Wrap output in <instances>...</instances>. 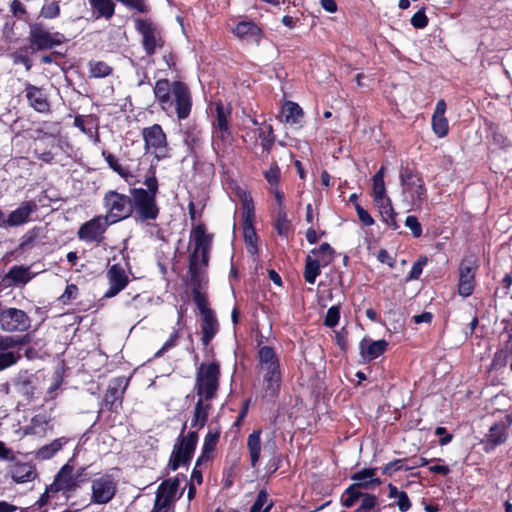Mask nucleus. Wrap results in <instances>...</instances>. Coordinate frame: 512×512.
Instances as JSON below:
<instances>
[{"instance_id":"1","label":"nucleus","mask_w":512,"mask_h":512,"mask_svg":"<svg viewBox=\"0 0 512 512\" xmlns=\"http://www.w3.org/2000/svg\"><path fill=\"white\" fill-rule=\"evenodd\" d=\"M153 92L156 102L167 116L176 115L179 120L189 117L192 109V97L185 83L160 79L155 82Z\"/></svg>"},{"instance_id":"2","label":"nucleus","mask_w":512,"mask_h":512,"mask_svg":"<svg viewBox=\"0 0 512 512\" xmlns=\"http://www.w3.org/2000/svg\"><path fill=\"white\" fill-rule=\"evenodd\" d=\"M257 360L265 395L275 397L279 393L282 378L279 358L272 347L261 346L257 352Z\"/></svg>"},{"instance_id":"3","label":"nucleus","mask_w":512,"mask_h":512,"mask_svg":"<svg viewBox=\"0 0 512 512\" xmlns=\"http://www.w3.org/2000/svg\"><path fill=\"white\" fill-rule=\"evenodd\" d=\"M147 187L132 189V201L136 212V217L142 221L154 220L157 218L159 209L156 204V194L158 192V181L156 177H147L144 181Z\"/></svg>"},{"instance_id":"4","label":"nucleus","mask_w":512,"mask_h":512,"mask_svg":"<svg viewBox=\"0 0 512 512\" xmlns=\"http://www.w3.org/2000/svg\"><path fill=\"white\" fill-rule=\"evenodd\" d=\"M194 250L190 255L189 271L191 280L200 283L202 280V269L208 265V253L210 249V237L201 227L193 231Z\"/></svg>"},{"instance_id":"5","label":"nucleus","mask_w":512,"mask_h":512,"mask_svg":"<svg viewBox=\"0 0 512 512\" xmlns=\"http://www.w3.org/2000/svg\"><path fill=\"white\" fill-rule=\"evenodd\" d=\"M400 183L402 202L410 209L420 208L427 197L423 179L412 170L405 169L400 173Z\"/></svg>"},{"instance_id":"6","label":"nucleus","mask_w":512,"mask_h":512,"mask_svg":"<svg viewBox=\"0 0 512 512\" xmlns=\"http://www.w3.org/2000/svg\"><path fill=\"white\" fill-rule=\"evenodd\" d=\"M220 369L215 362L202 363L196 374L195 389L198 399L211 400L216 396L219 387Z\"/></svg>"},{"instance_id":"7","label":"nucleus","mask_w":512,"mask_h":512,"mask_svg":"<svg viewBox=\"0 0 512 512\" xmlns=\"http://www.w3.org/2000/svg\"><path fill=\"white\" fill-rule=\"evenodd\" d=\"M134 27L141 36V44L147 56L163 48L165 40L161 28L150 19L135 18Z\"/></svg>"},{"instance_id":"8","label":"nucleus","mask_w":512,"mask_h":512,"mask_svg":"<svg viewBox=\"0 0 512 512\" xmlns=\"http://www.w3.org/2000/svg\"><path fill=\"white\" fill-rule=\"evenodd\" d=\"M105 217L113 224L128 218L134 211L132 198L116 191H108L103 198Z\"/></svg>"},{"instance_id":"9","label":"nucleus","mask_w":512,"mask_h":512,"mask_svg":"<svg viewBox=\"0 0 512 512\" xmlns=\"http://www.w3.org/2000/svg\"><path fill=\"white\" fill-rule=\"evenodd\" d=\"M197 442L198 434L194 431L187 435L180 434L170 455L168 469L176 471L180 467L187 466L194 454Z\"/></svg>"},{"instance_id":"10","label":"nucleus","mask_w":512,"mask_h":512,"mask_svg":"<svg viewBox=\"0 0 512 512\" xmlns=\"http://www.w3.org/2000/svg\"><path fill=\"white\" fill-rule=\"evenodd\" d=\"M117 478L109 473L97 474L91 480L90 504H108L116 495Z\"/></svg>"},{"instance_id":"11","label":"nucleus","mask_w":512,"mask_h":512,"mask_svg":"<svg viewBox=\"0 0 512 512\" xmlns=\"http://www.w3.org/2000/svg\"><path fill=\"white\" fill-rule=\"evenodd\" d=\"M144 149L146 153L154 155L158 160L169 156L167 137L159 124H154L142 130Z\"/></svg>"},{"instance_id":"12","label":"nucleus","mask_w":512,"mask_h":512,"mask_svg":"<svg viewBox=\"0 0 512 512\" xmlns=\"http://www.w3.org/2000/svg\"><path fill=\"white\" fill-rule=\"evenodd\" d=\"M29 43L32 51L52 49L62 44L64 36L59 32H52L40 23L29 27Z\"/></svg>"},{"instance_id":"13","label":"nucleus","mask_w":512,"mask_h":512,"mask_svg":"<svg viewBox=\"0 0 512 512\" xmlns=\"http://www.w3.org/2000/svg\"><path fill=\"white\" fill-rule=\"evenodd\" d=\"M477 269L478 263L475 256L469 255L462 259L458 269V292L461 296L468 297L473 293Z\"/></svg>"},{"instance_id":"14","label":"nucleus","mask_w":512,"mask_h":512,"mask_svg":"<svg viewBox=\"0 0 512 512\" xmlns=\"http://www.w3.org/2000/svg\"><path fill=\"white\" fill-rule=\"evenodd\" d=\"M178 479L164 481L156 492L154 509L152 512H171L178 490Z\"/></svg>"},{"instance_id":"15","label":"nucleus","mask_w":512,"mask_h":512,"mask_svg":"<svg viewBox=\"0 0 512 512\" xmlns=\"http://www.w3.org/2000/svg\"><path fill=\"white\" fill-rule=\"evenodd\" d=\"M74 461V457L68 460V462L61 467L53 483L50 485L49 490L51 492H72L76 490L79 485L77 481V476H74V465L72 462Z\"/></svg>"},{"instance_id":"16","label":"nucleus","mask_w":512,"mask_h":512,"mask_svg":"<svg viewBox=\"0 0 512 512\" xmlns=\"http://www.w3.org/2000/svg\"><path fill=\"white\" fill-rule=\"evenodd\" d=\"M110 224L105 216H96L80 226L78 237L85 242H99Z\"/></svg>"},{"instance_id":"17","label":"nucleus","mask_w":512,"mask_h":512,"mask_svg":"<svg viewBox=\"0 0 512 512\" xmlns=\"http://www.w3.org/2000/svg\"><path fill=\"white\" fill-rule=\"evenodd\" d=\"M0 326L6 331H24L29 327L26 313L16 308H9L0 313Z\"/></svg>"},{"instance_id":"18","label":"nucleus","mask_w":512,"mask_h":512,"mask_svg":"<svg viewBox=\"0 0 512 512\" xmlns=\"http://www.w3.org/2000/svg\"><path fill=\"white\" fill-rule=\"evenodd\" d=\"M109 289L105 292L106 298L116 296L128 285L129 278L125 269L120 264H113L107 271Z\"/></svg>"},{"instance_id":"19","label":"nucleus","mask_w":512,"mask_h":512,"mask_svg":"<svg viewBox=\"0 0 512 512\" xmlns=\"http://www.w3.org/2000/svg\"><path fill=\"white\" fill-rule=\"evenodd\" d=\"M11 463L8 466V473L16 483H26L33 481L36 476L35 467L28 462L15 461L12 454Z\"/></svg>"},{"instance_id":"20","label":"nucleus","mask_w":512,"mask_h":512,"mask_svg":"<svg viewBox=\"0 0 512 512\" xmlns=\"http://www.w3.org/2000/svg\"><path fill=\"white\" fill-rule=\"evenodd\" d=\"M127 384L128 382L122 378H117L110 383L104 396V402L111 410L121 406L122 397Z\"/></svg>"},{"instance_id":"21","label":"nucleus","mask_w":512,"mask_h":512,"mask_svg":"<svg viewBox=\"0 0 512 512\" xmlns=\"http://www.w3.org/2000/svg\"><path fill=\"white\" fill-rule=\"evenodd\" d=\"M36 210L37 205L35 202L25 201L9 214L4 223L10 227L22 225L30 220L31 214Z\"/></svg>"},{"instance_id":"22","label":"nucleus","mask_w":512,"mask_h":512,"mask_svg":"<svg viewBox=\"0 0 512 512\" xmlns=\"http://www.w3.org/2000/svg\"><path fill=\"white\" fill-rule=\"evenodd\" d=\"M25 96L30 106L37 112L48 113L50 111V104L47 100V96L41 88L27 84L25 88Z\"/></svg>"},{"instance_id":"23","label":"nucleus","mask_w":512,"mask_h":512,"mask_svg":"<svg viewBox=\"0 0 512 512\" xmlns=\"http://www.w3.org/2000/svg\"><path fill=\"white\" fill-rule=\"evenodd\" d=\"M233 35L242 40H253L259 43L262 38V30L252 21H241L232 28Z\"/></svg>"},{"instance_id":"24","label":"nucleus","mask_w":512,"mask_h":512,"mask_svg":"<svg viewBox=\"0 0 512 512\" xmlns=\"http://www.w3.org/2000/svg\"><path fill=\"white\" fill-rule=\"evenodd\" d=\"M74 126L80 129V131L87 135L95 144L100 142L97 118L91 115H77L74 118Z\"/></svg>"},{"instance_id":"25","label":"nucleus","mask_w":512,"mask_h":512,"mask_svg":"<svg viewBox=\"0 0 512 512\" xmlns=\"http://www.w3.org/2000/svg\"><path fill=\"white\" fill-rule=\"evenodd\" d=\"M446 103L444 100H439L436 104L435 111L432 116V130L439 137L443 138L448 134L449 125L445 117Z\"/></svg>"},{"instance_id":"26","label":"nucleus","mask_w":512,"mask_h":512,"mask_svg":"<svg viewBox=\"0 0 512 512\" xmlns=\"http://www.w3.org/2000/svg\"><path fill=\"white\" fill-rule=\"evenodd\" d=\"M375 207L377 208L382 221L391 227L393 230L399 228V225L396 221V212L392 206V201L389 197L379 198L373 200Z\"/></svg>"},{"instance_id":"27","label":"nucleus","mask_w":512,"mask_h":512,"mask_svg":"<svg viewBox=\"0 0 512 512\" xmlns=\"http://www.w3.org/2000/svg\"><path fill=\"white\" fill-rule=\"evenodd\" d=\"M376 468H365L352 475L353 485L362 489H373L381 484V480L376 476Z\"/></svg>"},{"instance_id":"28","label":"nucleus","mask_w":512,"mask_h":512,"mask_svg":"<svg viewBox=\"0 0 512 512\" xmlns=\"http://www.w3.org/2000/svg\"><path fill=\"white\" fill-rule=\"evenodd\" d=\"M388 343L385 340H362L360 343L361 354L366 361L376 359L383 354L387 348Z\"/></svg>"},{"instance_id":"29","label":"nucleus","mask_w":512,"mask_h":512,"mask_svg":"<svg viewBox=\"0 0 512 512\" xmlns=\"http://www.w3.org/2000/svg\"><path fill=\"white\" fill-rule=\"evenodd\" d=\"M303 119V110L295 102L286 101L281 109L280 120L289 125H298Z\"/></svg>"},{"instance_id":"30","label":"nucleus","mask_w":512,"mask_h":512,"mask_svg":"<svg viewBox=\"0 0 512 512\" xmlns=\"http://www.w3.org/2000/svg\"><path fill=\"white\" fill-rule=\"evenodd\" d=\"M219 329L218 321L215 317L214 312H206L205 316H202V342L204 345H208L213 337L216 335Z\"/></svg>"},{"instance_id":"31","label":"nucleus","mask_w":512,"mask_h":512,"mask_svg":"<svg viewBox=\"0 0 512 512\" xmlns=\"http://www.w3.org/2000/svg\"><path fill=\"white\" fill-rule=\"evenodd\" d=\"M220 433L219 431H209L203 442L201 455L197 458V466H202L211 458L212 452L215 450Z\"/></svg>"},{"instance_id":"32","label":"nucleus","mask_w":512,"mask_h":512,"mask_svg":"<svg viewBox=\"0 0 512 512\" xmlns=\"http://www.w3.org/2000/svg\"><path fill=\"white\" fill-rule=\"evenodd\" d=\"M184 326V310L180 308L178 310V318L176 327H174L172 333L170 334L168 340L163 344V346L155 353V357H160L173 347L177 345L178 339L180 337V331Z\"/></svg>"},{"instance_id":"33","label":"nucleus","mask_w":512,"mask_h":512,"mask_svg":"<svg viewBox=\"0 0 512 512\" xmlns=\"http://www.w3.org/2000/svg\"><path fill=\"white\" fill-rule=\"evenodd\" d=\"M102 155L109 167L118 173L127 183L134 184L136 182V176L127 167L121 165L114 155L107 151H103Z\"/></svg>"},{"instance_id":"34","label":"nucleus","mask_w":512,"mask_h":512,"mask_svg":"<svg viewBox=\"0 0 512 512\" xmlns=\"http://www.w3.org/2000/svg\"><path fill=\"white\" fill-rule=\"evenodd\" d=\"M231 139V132L229 128L212 129V147L217 154L225 151L226 147L230 144Z\"/></svg>"},{"instance_id":"35","label":"nucleus","mask_w":512,"mask_h":512,"mask_svg":"<svg viewBox=\"0 0 512 512\" xmlns=\"http://www.w3.org/2000/svg\"><path fill=\"white\" fill-rule=\"evenodd\" d=\"M247 448L250 454V463L255 467L260 459L261 452V431H253L247 439Z\"/></svg>"},{"instance_id":"36","label":"nucleus","mask_w":512,"mask_h":512,"mask_svg":"<svg viewBox=\"0 0 512 512\" xmlns=\"http://www.w3.org/2000/svg\"><path fill=\"white\" fill-rule=\"evenodd\" d=\"M65 437L53 440L51 443L42 446L35 452V457L39 460H48L52 458L67 443Z\"/></svg>"},{"instance_id":"37","label":"nucleus","mask_w":512,"mask_h":512,"mask_svg":"<svg viewBox=\"0 0 512 512\" xmlns=\"http://www.w3.org/2000/svg\"><path fill=\"white\" fill-rule=\"evenodd\" d=\"M388 497L390 499H396V505L400 512H407L412 504L405 491L399 490L395 485L388 484Z\"/></svg>"},{"instance_id":"38","label":"nucleus","mask_w":512,"mask_h":512,"mask_svg":"<svg viewBox=\"0 0 512 512\" xmlns=\"http://www.w3.org/2000/svg\"><path fill=\"white\" fill-rule=\"evenodd\" d=\"M96 18L104 17L109 19L114 14V3L112 0H88Z\"/></svg>"},{"instance_id":"39","label":"nucleus","mask_w":512,"mask_h":512,"mask_svg":"<svg viewBox=\"0 0 512 512\" xmlns=\"http://www.w3.org/2000/svg\"><path fill=\"white\" fill-rule=\"evenodd\" d=\"M205 401L206 400H203V399L197 400L195 410H194V415H193V418L191 421V425L193 427L203 428L204 425L206 424L210 406L208 404H205L204 403Z\"/></svg>"},{"instance_id":"40","label":"nucleus","mask_w":512,"mask_h":512,"mask_svg":"<svg viewBox=\"0 0 512 512\" xmlns=\"http://www.w3.org/2000/svg\"><path fill=\"white\" fill-rule=\"evenodd\" d=\"M183 141L189 150H195L202 143V131L197 126H189L183 135Z\"/></svg>"},{"instance_id":"41","label":"nucleus","mask_w":512,"mask_h":512,"mask_svg":"<svg viewBox=\"0 0 512 512\" xmlns=\"http://www.w3.org/2000/svg\"><path fill=\"white\" fill-rule=\"evenodd\" d=\"M507 425L504 422L496 423L489 429L488 441L493 445H499L507 439Z\"/></svg>"},{"instance_id":"42","label":"nucleus","mask_w":512,"mask_h":512,"mask_svg":"<svg viewBox=\"0 0 512 512\" xmlns=\"http://www.w3.org/2000/svg\"><path fill=\"white\" fill-rule=\"evenodd\" d=\"M385 168L381 167L373 176L372 198L373 200L388 197L384 182Z\"/></svg>"},{"instance_id":"43","label":"nucleus","mask_w":512,"mask_h":512,"mask_svg":"<svg viewBox=\"0 0 512 512\" xmlns=\"http://www.w3.org/2000/svg\"><path fill=\"white\" fill-rule=\"evenodd\" d=\"M321 267H324V266L320 261H318L317 259H314L311 255H308L306 258V265H305V272H304L305 280L310 284H314L316 281V278L320 275Z\"/></svg>"},{"instance_id":"44","label":"nucleus","mask_w":512,"mask_h":512,"mask_svg":"<svg viewBox=\"0 0 512 512\" xmlns=\"http://www.w3.org/2000/svg\"><path fill=\"white\" fill-rule=\"evenodd\" d=\"M7 278L11 279L15 284L24 285L32 278L29 268L23 266H14L7 274Z\"/></svg>"},{"instance_id":"45","label":"nucleus","mask_w":512,"mask_h":512,"mask_svg":"<svg viewBox=\"0 0 512 512\" xmlns=\"http://www.w3.org/2000/svg\"><path fill=\"white\" fill-rule=\"evenodd\" d=\"M256 132L261 140L262 148L269 152L275 141L272 126L268 124L262 125L256 129Z\"/></svg>"},{"instance_id":"46","label":"nucleus","mask_w":512,"mask_h":512,"mask_svg":"<svg viewBox=\"0 0 512 512\" xmlns=\"http://www.w3.org/2000/svg\"><path fill=\"white\" fill-rule=\"evenodd\" d=\"M216 106V119L213 121L214 128H229L228 120L231 111L228 107H225L221 102H217Z\"/></svg>"},{"instance_id":"47","label":"nucleus","mask_w":512,"mask_h":512,"mask_svg":"<svg viewBox=\"0 0 512 512\" xmlns=\"http://www.w3.org/2000/svg\"><path fill=\"white\" fill-rule=\"evenodd\" d=\"M254 205L250 195L245 194L242 198V226L253 225Z\"/></svg>"},{"instance_id":"48","label":"nucleus","mask_w":512,"mask_h":512,"mask_svg":"<svg viewBox=\"0 0 512 512\" xmlns=\"http://www.w3.org/2000/svg\"><path fill=\"white\" fill-rule=\"evenodd\" d=\"M311 253L316 256L315 259L320 261L323 266L329 265L334 258V250L328 243L321 244L318 249H313Z\"/></svg>"},{"instance_id":"49","label":"nucleus","mask_w":512,"mask_h":512,"mask_svg":"<svg viewBox=\"0 0 512 512\" xmlns=\"http://www.w3.org/2000/svg\"><path fill=\"white\" fill-rule=\"evenodd\" d=\"M243 235L246 243L247 251L251 255H255L258 251L257 248V235L253 225L243 226Z\"/></svg>"},{"instance_id":"50","label":"nucleus","mask_w":512,"mask_h":512,"mask_svg":"<svg viewBox=\"0 0 512 512\" xmlns=\"http://www.w3.org/2000/svg\"><path fill=\"white\" fill-rule=\"evenodd\" d=\"M510 355H512V343L505 344L503 348L495 353L491 364L492 368L499 369L504 367Z\"/></svg>"},{"instance_id":"51","label":"nucleus","mask_w":512,"mask_h":512,"mask_svg":"<svg viewBox=\"0 0 512 512\" xmlns=\"http://www.w3.org/2000/svg\"><path fill=\"white\" fill-rule=\"evenodd\" d=\"M47 420L45 416L36 415L32 418L31 424L26 429V434L44 435L47 428Z\"/></svg>"},{"instance_id":"52","label":"nucleus","mask_w":512,"mask_h":512,"mask_svg":"<svg viewBox=\"0 0 512 512\" xmlns=\"http://www.w3.org/2000/svg\"><path fill=\"white\" fill-rule=\"evenodd\" d=\"M112 68L103 61H95L89 63V73L91 77L102 78L110 75Z\"/></svg>"},{"instance_id":"53","label":"nucleus","mask_w":512,"mask_h":512,"mask_svg":"<svg viewBox=\"0 0 512 512\" xmlns=\"http://www.w3.org/2000/svg\"><path fill=\"white\" fill-rule=\"evenodd\" d=\"M344 495H346V498L342 500L343 506L350 508L352 507L355 502L361 498L363 499V494L360 492V488L356 487L355 485L351 484L344 492Z\"/></svg>"},{"instance_id":"54","label":"nucleus","mask_w":512,"mask_h":512,"mask_svg":"<svg viewBox=\"0 0 512 512\" xmlns=\"http://www.w3.org/2000/svg\"><path fill=\"white\" fill-rule=\"evenodd\" d=\"M264 178L270 185V188L278 187L280 182L281 170L276 163H273L269 169L265 170Z\"/></svg>"},{"instance_id":"55","label":"nucleus","mask_w":512,"mask_h":512,"mask_svg":"<svg viewBox=\"0 0 512 512\" xmlns=\"http://www.w3.org/2000/svg\"><path fill=\"white\" fill-rule=\"evenodd\" d=\"M275 228L280 235H287L289 231V221L284 209H278Z\"/></svg>"},{"instance_id":"56","label":"nucleus","mask_w":512,"mask_h":512,"mask_svg":"<svg viewBox=\"0 0 512 512\" xmlns=\"http://www.w3.org/2000/svg\"><path fill=\"white\" fill-rule=\"evenodd\" d=\"M377 504V497L373 494H365L360 506L354 512H373Z\"/></svg>"},{"instance_id":"57","label":"nucleus","mask_w":512,"mask_h":512,"mask_svg":"<svg viewBox=\"0 0 512 512\" xmlns=\"http://www.w3.org/2000/svg\"><path fill=\"white\" fill-rule=\"evenodd\" d=\"M427 264V258L421 257L419 258L412 266L409 275L407 276V281L417 280L422 274L424 266Z\"/></svg>"},{"instance_id":"58","label":"nucleus","mask_w":512,"mask_h":512,"mask_svg":"<svg viewBox=\"0 0 512 512\" xmlns=\"http://www.w3.org/2000/svg\"><path fill=\"white\" fill-rule=\"evenodd\" d=\"M267 502V494L264 491H260L258 493L257 499L252 505L250 512H268L270 510L271 505H267L264 508V505Z\"/></svg>"},{"instance_id":"59","label":"nucleus","mask_w":512,"mask_h":512,"mask_svg":"<svg viewBox=\"0 0 512 512\" xmlns=\"http://www.w3.org/2000/svg\"><path fill=\"white\" fill-rule=\"evenodd\" d=\"M340 319V310L337 306L328 309L325 317V325L332 328L335 327Z\"/></svg>"},{"instance_id":"60","label":"nucleus","mask_w":512,"mask_h":512,"mask_svg":"<svg viewBox=\"0 0 512 512\" xmlns=\"http://www.w3.org/2000/svg\"><path fill=\"white\" fill-rule=\"evenodd\" d=\"M60 8L57 2L45 4L41 9V16L46 19H52L59 15Z\"/></svg>"},{"instance_id":"61","label":"nucleus","mask_w":512,"mask_h":512,"mask_svg":"<svg viewBox=\"0 0 512 512\" xmlns=\"http://www.w3.org/2000/svg\"><path fill=\"white\" fill-rule=\"evenodd\" d=\"M411 24L414 28L423 29L428 24V18L425 14V10L421 9L417 11L411 18Z\"/></svg>"},{"instance_id":"62","label":"nucleus","mask_w":512,"mask_h":512,"mask_svg":"<svg viewBox=\"0 0 512 512\" xmlns=\"http://www.w3.org/2000/svg\"><path fill=\"white\" fill-rule=\"evenodd\" d=\"M194 301H195V304L197 305V308L200 311L201 316H205L206 312H213L208 307V301H207L206 297L203 294H201L200 292H198V291L194 292Z\"/></svg>"},{"instance_id":"63","label":"nucleus","mask_w":512,"mask_h":512,"mask_svg":"<svg viewBox=\"0 0 512 512\" xmlns=\"http://www.w3.org/2000/svg\"><path fill=\"white\" fill-rule=\"evenodd\" d=\"M405 225L411 230L414 237L422 235V226L415 216H408L405 220Z\"/></svg>"},{"instance_id":"64","label":"nucleus","mask_w":512,"mask_h":512,"mask_svg":"<svg viewBox=\"0 0 512 512\" xmlns=\"http://www.w3.org/2000/svg\"><path fill=\"white\" fill-rule=\"evenodd\" d=\"M355 210L357 212V216L360 222L364 226H372L374 224V219L372 218V216L360 204L356 203Z\"/></svg>"}]
</instances>
